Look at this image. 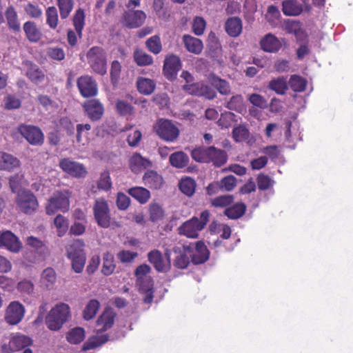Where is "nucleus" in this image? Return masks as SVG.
Returning <instances> with one entry per match:
<instances>
[{
  "instance_id": "nucleus-44",
  "label": "nucleus",
  "mask_w": 353,
  "mask_h": 353,
  "mask_svg": "<svg viewBox=\"0 0 353 353\" xmlns=\"http://www.w3.org/2000/svg\"><path fill=\"white\" fill-rule=\"evenodd\" d=\"M268 88L279 94H283L288 90L287 79L285 77H279L270 81Z\"/></svg>"
},
{
  "instance_id": "nucleus-12",
  "label": "nucleus",
  "mask_w": 353,
  "mask_h": 353,
  "mask_svg": "<svg viewBox=\"0 0 353 353\" xmlns=\"http://www.w3.org/2000/svg\"><path fill=\"white\" fill-rule=\"evenodd\" d=\"M172 250L176 254L174 265L179 269L186 268L190 263V254L192 252V245L180 244L175 245Z\"/></svg>"
},
{
  "instance_id": "nucleus-55",
  "label": "nucleus",
  "mask_w": 353,
  "mask_h": 353,
  "mask_svg": "<svg viewBox=\"0 0 353 353\" xmlns=\"http://www.w3.org/2000/svg\"><path fill=\"white\" fill-rule=\"evenodd\" d=\"M91 129V125L88 123L78 124L77 125V141L85 145L88 142V132Z\"/></svg>"
},
{
  "instance_id": "nucleus-48",
  "label": "nucleus",
  "mask_w": 353,
  "mask_h": 353,
  "mask_svg": "<svg viewBox=\"0 0 353 353\" xmlns=\"http://www.w3.org/2000/svg\"><path fill=\"white\" fill-rule=\"evenodd\" d=\"M188 157L183 152H176L170 157V164L176 168H182L187 165Z\"/></svg>"
},
{
  "instance_id": "nucleus-52",
  "label": "nucleus",
  "mask_w": 353,
  "mask_h": 353,
  "mask_svg": "<svg viewBox=\"0 0 353 353\" xmlns=\"http://www.w3.org/2000/svg\"><path fill=\"white\" fill-rule=\"evenodd\" d=\"M66 338L68 341L70 343H80L85 338V330L81 327L72 329L68 332Z\"/></svg>"
},
{
  "instance_id": "nucleus-18",
  "label": "nucleus",
  "mask_w": 353,
  "mask_h": 353,
  "mask_svg": "<svg viewBox=\"0 0 353 353\" xmlns=\"http://www.w3.org/2000/svg\"><path fill=\"white\" fill-rule=\"evenodd\" d=\"M83 109L86 115L92 121L101 119L104 112L103 105L97 99H90L85 102Z\"/></svg>"
},
{
  "instance_id": "nucleus-40",
  "label": "nucleus",
  "mask_w": 353,
  "mask_h": 353,
  "mask_svg": "<svg viewBox=\"0 0 353 353\" xmlns=\"http://www.w3.org/2000/svg\"><path fill=\"white\" fill-rule=\"evenodd\" d=\"M210 147L201 146L192 150L191 156L194 160L200 163H209Z\"/></svg>"
},
{
  "instance_id": "nucleus-56",
  "label": "nucleus",
  "mask_w": 353,
  "mask_h": 353,
  "mask_svg": "<svg viewBox=\"0 0 353 353\" xmlns=\"http://www.w3.org/2000/svg\"><path fill=\"white\" fill-rule=\"evenodd\" d=\"M145 44L148 50L155 54L160 53L162 50L161 39L158 35L150 37L146 41Z\"/></svg>"
},
{
  "instance_id": "nucleus-62",
  "label": "nucleus",
  "mask_w": 353,
  "mask_h": 353,
  "mask_svg": "<svg viewBox=\"0 0 353 353\" xmlns=\"http://www.w3.org/2000/svg\"><path fill=\"white\" fill-rule=\"evenodd\" d=\"M23 179L24 176L22 173H17L9 178V185L12 192L17 194Z\"/></svg>"
},
{
  "instance_id": "nucleus-16",
  "label": "nucleus",
  "mask_w": 353,
  "mask_h": 353,
  "mask_svg": "<svg viewBox=\"0 0 353 353\" xmlns=\"http://www.w3.org/2000/svg\"><path fill=\"white\" fill-rule=\"evenodd\" d=\"M183 88L191 94L204 97L208 99H213L216 96L212 88L201 83L184 85Z\"/></svg>"
},
{
  "instance_id": "nucleus-17",
  "label": "nucleus",
  "mask_w": 353,
  "mask_h": 353,
  "mask_svg": "<svg viewBox=\"0 0 353 353\" xmlns=\"http://www.w3.org/2000/svg\"><path fill=\"white\" fill-rule=\"evenodd\" d=\"M115 314L110 308L105 309L98 318L96 323V332L99 334L110 329L114 322Z\"/></svg>"
},
{
  "instance_id": "nucleus-23",
  "label": "nucleus",
  "mask_w": 353,
  "mask_h": 353,
  "mask_svg": "<svg viewBox=\"0 0 353 353\" xmlns=\"http://www.w3.org/2000/svg\"><path fill=\"white\" fill-rule=\"evenodd\" d=\"M282 12L288 17H296L300 15L303 11V5L297 0H284L282 2Z\"/></svg>"
},
{
  "instance_id": "nucleus-50",
  "label": "nucleus",
  "mask_w": 353,
  "mask_h": 353,
  "mask_svg": "<svg viewBox=\"0 0 353 353\" xmlns=\"http://www.w3.org/2000/svg\"><path fill=\"white\" fill-rule=\"evenodd\" d=\"M46 24L52 30L57 28L59 16L57 8L54 6H50L46 10Z\"/></svg>"
},
{
  "instance_id": "nucleus-39",
  "label": "nucleus",
  "mask_w": 353,
  "mask_h": 353,
  "mask_svg": "<svg viewBox=\"0 0 353 353\" xmlns=\"http://www.w3.org/2000/svg\"><path fill=\"white\" fill-rule=\"evenodd\" d=\"M115 267L113 254L109 252H105L103 255L102 274L105 276L112 274L115 270Z\"/></svg>"
},
{
  "instance_id": "nucleus-7",
  "label": "nucleus",
  "mask_w": 353,
  "mask_h": 353,
  "mask_svg": "<svg viewBox=\"0 0 353 353\" xmlns=\"http://www.w3.org/2000/svg\"><path fill=\"white\" fill-rule=\"evenodd\" d=\"M93 213L97 224L108 228L111 223L110 210L108 201L103 198H98L93 205Z\"/></svg>"
},
{
  "instance_id": "nucleus-46",
  "label": "nucleus",
  "mask_w": 353,
  "mask_h": 353,
  "mask_svg": "<svg viewBox=\"0 0 353 353\" xmlns=\"http://www.w3.org/2000/svg\"><path fill=\"white\" fill-rule=\"evenodd\" d=\"M54 224L57 228V235L61 237L65 234L68 230V219L61 214H58L54 219Z\"/></svg>"
},
{
  "instance_id": "nucleus-36",
  "label": "nucleus",
  "mask_w": 353,
  "mask_h": 353,
  "mask_svg": "<svg viewBox=\"0 0 353 353\" xmlns=\"http://www.w3.org/2000/svg\"><path fill=\"white\" fill-rule=\"evenodd\" d=\"M128 193L141 204L146 203L150 198V192L143 187H134L128 190Z\"/></svg>"
},
{
  "instance_id": "nucleus-19",
  "label": "nucleus",
  "mask_w": 353,
  "mask_h": 353,
  "mask_svg": "<svg viewBox=\"0 0 353 353\" xmlns=\"http://www.w3.org/2000/svg\"><path fill=\"white\" fill-rule=\"evenodd\" d=\"M181 68V60L176 55H170L164 61L163 72L169 79H174Z\"/></svg>"
},
{
  "instance_id": "nucleus-10",
  "label": "nucleus",
  "mask_w": 353,
  "mask_h": 353,
  "mask_svg": "<svg viewBox=\"0 0 353 353\" xmlns=\"http://www.w3.org/2000/svg\"><path fill=\"white\" fill-rule=\"evenodd\" d=\"M17 130L32 145H41L43 143V134L38 127L22 124Z\"/></svg>"
},
{
  "instance_id": "nucleus-41",
  "label": "nucleus",
  "mask_w": 353,
  "mask_h": 353,
  "mask_svg": "<svg viewBox=\"0 0 353 353\" xmlns=\"http://www.w3.org/2000/svg\"><path fill=\"white\" fill-rule=\"evenodd\" d=\"M246 210V206L243 203H238L228 208L224 211V214L229 219H236L242 216Z\"/></svg>"
},
{
  "instance_id": "nucleus-21",
  "label": "nucleus",
  "mask_w": 353,
  "mask_h": 353,
  "mask_svg": "<svg viewBox=\"0 0 353 353\" xmlns=\"http://www.w3.org/2000/svg\"><path fill=\"white\" fill-rule=\"evenodd\" d=\"M192 247V252L190 256L194 264H201L205 263L209 258L210 252L202 241H199Z\"/></svg>"
},
{
  "instance_id": "nucleus-43",
  "label": "nucleus",
  "mask_w": 353,
  "mask_h": 353,
  "mask_svg": "<svg viewBox=\"0 0 353 353\" xmlns=\"http://www.w3.org/2000/svg\"><path fill=\"white\" fill-rule=\"evenodd\" d=\"M148 213L152 222H158L162 220L165 215L162 207L155 202H152L148 205Z\"/></svg>"
},
{
  "instance_id": "nucleus-3",
  "label": "nucleus",
  "mask_w": 353,
  "mask_h": 353,
  "mask_svg": "<svg viewBox=\"0 0 353 353\" xmlns=\"http://www.w3.org/2000/svg\"><path fill=\"white\" fill-rule=\"evenodd\" d=\"M87 61L92 70L101 75L107 72L106 54L103 49L99 46H93L86 53Z\"/></svg>"
},
{
  "instance_id": "nucleus-4",
  "label": "nucleus",
  "mask_w": 353,
  "mask_h": 353,
  "mask_svg": "<svg viewBox=\"0 0 353 353\" xmlns=\"http://www.w3.org/2000/svg\"><path fill=\"white\" fill-rule=\"evenodd\" d=\"M71 192L69 190L56 191L49 199L46 207V213L54 214L57 211L66 212L70 209V198Z\"/></svg>"
},
{
  "instance_id": "nucleus-30",
  "label": "nucleus",
  "mask_w": 353,
  "mask_h": 353,
  "mask_svg": "<svg viewBox=\"0 0 353 353\" xmlns=\"http://www.w3.org/2000/svg\"><path fill=\"white\" fill-rule=\"evenodd\" d=\"M151 165V162L139 154H134L130 159V166L132 171L138 173L143 169Z\"/></svg>"
},
{
  "instance_id": "nucleus-28",
  "label": "nucleus",
  "mask_w": 353,
  "mask_h": 353,
  "mask_svg": "<svg viewBox=\"0 0 353 353\" xmlns=\"http://www.w3.org/2000/svg\"><path fill=\"white\" fill-rule=\"evenodd\" d=\"M208 80L221 94L227 96L231 94L230 83L225 79H222L214 74H211L209 76Z\"/></svg>"
},
{
  "instance_id": "nucleus-14",
  "label": "nucleus",
  "mask_w": 353,
  "mask_h": 353,
  "mask_svg": "<svg viewBox=\"0 0 353 353\" xmlns=\"http://www.w3.org/2000/svg\"><path fill=\"white\" fill-rule=\"evenodd\" d=\"M146 19V14L141 10H128L123 16V23L129 28L141 26Z\"/></svg>"
},
{
  "instance_id": "nucleus-49",
  "label": "nucleus",
  "mask_w": 353,
  "mask_h": 353,
  "mask_svg": "<svg viewBox=\"0 0 353 353\" xmlns=\"http://www.w3.org/2000/svg\"><path fill=\"white\" fill-rule=\"evenodd\" d=\"M60 16L62 19H67L74 8L73 0H57Z\"/></svg>"
},
{
  "instance_id": "nucleus-1",
  "label": "nucleus",
  "mask_w": 353,
  "mask_h": 353,
  "mask_svg": "<svg viewBox=\"0 0 353 353\" xmlns=\"http://www.w3.org/2000/svg\"><path fill=\"white\" fill-rule=\"evenodd\" d=\"M70 315L69 305L63 303H58L49 312L46 318V324L52 331L59 330L68 321Z\"/></svg>"
},
{
  "instance_id": "nucleus-35",
  "label": "nucleus",
  "mask_w": 353,
  "mask_h": 353,
  "mask_svg": "<svg viewBox=\"0 0 353 353\" xmlns=\"http://www.w3.org/2000/svg\"><path fill=\"white\" fill-rule=\"evenodd\" d=\"M137 86L141 94L149 95L154 92L156 83L151 79L139 77L137 81Z\"/></svg>"
},
{
  "instance_id": "nucleus-34",
  "label": "nucleus",
  "mask_w": 353,
  "mask_h": 353,
  "mask_svg": "<svg viewBox=\"0 0 353 353\" xmlns=\"http://www.w3.org/2000/svg\"><path fill=\"white\" fill-rule=\"evenodd\" d=\"M31 343L30 338L24 335H17L10 340L9 347L11 351H19L29 346Z\"/></svg>"
},
{
  "instance_id": "nucleus-45",
  "label": "nucleus",
  "mask_w": 353,
  "mask_h": 353,
  "mask_svg": "<svg viewBox=\"0 0 353 353\" xmlns=\"http://www.w3.org/2000/svg\"><path fill=\"white\" fill-rule=\"evenodd\" d=\"M226 108L239 113L243 112L245 110L243 96L241 94L232 96L228 101Z\"/></svg>"
},
{
  "instance_id": "nucleus-53",
  "label": "nucleus",
  "mask_w": 353,
  "mask_h": 353,
  "mask_svg": "<svg viewBox=\"0 0 353 353\" xmlns=\"http://www.w3.org/2000/svg\"><path fill=\"white\" fill-rule=\"evenodd\" d=\"M108 341V335H97L90 338L83 345V350H88L95 348Z\"/></svg>"
},
{
  "instance_id": "nucleus-29",
  "label": "nucleus",
  "mask_w": 353,
  "mask_h": 353,
  "mask_svg": "<svg viewBox=\"0 0 353 353\" xmlns=\"http://www.w3.org/2000/svg\"><path fill=\"white\" fill-rule=\"evenodd\" d=\"M23 30L26 36L30 42H38L42 37L40 29L33 21H28L23 24Z\"/></svg>"
},
{
  "instance_id": "nucleus-33",
  "label": "nucleus",
  "mask_w": 353,
  "mask_h": 353,
  "mask_svg": "<svg viewBox=\"0 0 353 353\" xmlns=\"http://www.w3.org/2000/svg\"><path fill=\"white\" fill-rule=\"evenodd\" d=\"M5 17L6 19L7 25L10 29L14 32H19L20 30V23L18 19V15L13 6H10L6 8Z\"/></svg>"
},
{
  "instance_id": "nucleus-11",
  "label": "nucleus",
  "mask_w": 353,
  "mask_h": 353,
  "mask_svg": "<svg viewBox=\"0 0 353 353\" xmlns=\"http://www.w3.org/2000/svg\"><path fill=\"white\" fill-rule=\"evenodd\" d=\"M25 307L19 301H12L6 308L5 320L10 325H17L23 319Z\"/></svg>"
},
{
  "instance_id": "nucleus-37",
  "label": "nucleus",
  "mask_w": 353,
  "mask_h": 353,
  "mask_svg": "<svg viewBox=\"0 0 353 353\" xmlns=\"http://www.w3.org/2000/svg\"><path fill=\"white\" fill-rule=\"evenodd\" d=\"M209 151L210 162L213 163L215 166H221L226 163L228 156L224 150L210 146Z\"/></svg>"
},
{
  "instance_id": "nucleus-60",
  "label": "nucleus",
  "mask_w": 353,
  "mask_h": 353,
  "mask_svg": "<svg viewBox=\"0 0 353 353\" xmlns=\"http://www.w3.org/2000/svg\"><path fill=\"white\" fill-rule=\"evenodd\" d=\"M97 187L99 190L108 191L112 188V181L110 173L104 171L101 174L100 178L97 182Z\"/></svg>"
},
{
  "instance_id": "nucleus-42",
  "label": "nucleus",
  "mask_w": 353,
  "mask_h": 353,
  "mask_svg": "<svg viewBox=\"0 0 353 353\" xmlns=\"http://www.w3.org/2000/svg\"><path fill=\"white\" fill-rule=\"evenodd\" d=\"M99 307L100 303L96 299H91L83 311V318L86 321L92 319L98 312Z\"/></svg>"
},
{
  "instance_id": "nucleus-2",
  "label": "nucleus",
  "mask_w": 353,
  "mask_h": 353,
  "mask_svg": "<svg viewBox=\"0 0 353 353\" xmlns=\"http://www.w3.org/2000/svg\"><path fill=\"white\" fill-rule=\"evenodd\" d=\"M209 211H203L200 214L199 219L196 216H193L179 226L178 228L179 234L188 238H197L199 232L205 228L209 221Z\"/></svg>"
},
{
  "instance_id": "nucleus-24",
  "label": "nucleus",
  "mask_w": 353,
  "mask_h": 353,
  "mask_svg": "<svg viewBox=\"0 0 353 353\" xmlns=\"http://www.w3.org/2000/svg\"><path fill=\"white\" fill-rule=\"evenodd\" d=\"M242 21L239 17H230L225 23V30L232 37H236L239 36L242 32Z\"/></svg>"
},
{
  "instance_id": "nucleus-58",
  "label": "nucleus",
  "mask_w": 353,
  "mask_h": 353,
  "mask_svg": "<svg viewBox=\"0 0 353 353\" xmlns=\"http://www.w3.org/2000/svg\"><path fill=\"white\" fill-rule=\"evenodd\" d=\"M289 84L294 92H303L306 86V81L299 76L293 75L290 79Z\"/></svg>"
},
{
  "instance_id": "nucleus-26",
  "label": "nucleus",
  "mask_w": 353,
  "mask_h": 353,
  "mask_svg": "<svg viewBox=\"0 0 353 353\" xmlns=\"http://www.w3.org/2000/svg\"><path fill=\"white\" fill-rule=\"evenodd\" d=\"M85 243L81 239H76L70 242L65 248L68 258L85 256Z\"/></svg>"
},
{
  "instance_id": "nucleus-32",
  "label": "nucleus",
  "mask_w": 353,
  "mask_h": 353,
  "mask_svg": "<svg viewBox=\"0 0 353 353\" xmlns=\"http://www.w3.org/2000/svg\"><path fill=\"white\" fill-rule=\"evenodd\" d=\"M56 281L57 275L54 269L48 268L42 272L40 280L42 287L51 290L54 288Z\"/></svg>"
},
{
  "instance_id": "nucleus-54",
  "label": "nucleus",
  "mask_w": 353,
  "mask_h": 353,
  "mask_svg": "<svg viewBox=\"0 0 353 353\" xmlns=\"http://www.w3.org/2000/svg\"><path fill=\"white\" fill-rule=\"evenodd\" d=\"M134 59L136 63L139 66L149 65L153 63L152 56L141 50L134 52Z\"/></svg>"
},
{
  "instance_id": "nucleus-6",
  "label": "nucleus",
  "mask_w": 353,
  "mask_h": 353,
  "mask_svg": "<svg viewBox=\"0 0 353 353\" xmlns=\"http://www.w3.org/2000/svg\"><path fill=\"white\" fill-rule=\"evenodd\" d=\"M16 203L19 210L26 214H30L38 208V201L34 194L28 190H19L16 197Z\"/></svg>"
},
{
  "instance_id": "nucleus-27",
  "label": "nucleus",
  "mask_w": 353,
  "mask_h": 353,
  "mask_svg": "<svg viewBox=\"0 0 353 353\" xmlns=\"http://www.w3.org/2000/svg\"><path fill=\"white\" fill-rule=\"evenodd\" d=\"M183 41L187 50L195 54H200L203 48L201 40L192 36L185 34Z\"/></svg>"
},
{
  "instance_id": "nucleus-59",
  "label": "nucleus",
  "mask_w": 353,
  "mask_h": 353,
  "mask_svg": "<svg viewBox=\"0 0 353 353\" xmlns=\"http://www.w3.org/2000/svg\"><path fill=\"white\" fill-rule=\"evenodd\" d=\"M236 179L232 175L227 176L218 182L219 188L225 191L232 190L236 186Z\"/></svg>"
},
{
  "instance_id": "nucleus-5",
  "label": "nucleus",
  "mask_w": 353,
  "mask_h": 353,
  "mask_svg": "<svg viewBox=\"0 0 353 353\" xmlns=\"http://www.w3.org/2000/svg\"><path fill=\"white\" fill-rule=\"evenodd\" d=\"M154 130L161 139L168 142L176 141L179 135V128L170 120L165 119L157 121Z\"/></svg>"
},
{
  "instance_id": "nucleus-63",
  "label": "nucleus",
  "mask_w": 353,
  "mask_h": 353,
  "mask_svg": "<svg viewBox=\"0 0 353 353\" xmlns=\"http://www.w3.org/2000/svg\"><path fill=\"white\" fill-rule=\"evenodd\" d=\"M206 27L205 20L201 17H196L193 20L192 30L196 35H202Z\"/></svg>"
},
{
  "instance_id": "nucleus-13",
  "label": "nucleus",
  "mask_w": 353,
  "mask_h": 353,
  "mask_svg": "<svg viewBox=\"0 0 353 353\" xmlns=\"http://www.w3.org/2000/svg\"><path fill=\"white\" fill-rule=\"evenodd\" d=\"M0 248H6L12 252H19L22 248L19 238L9 230L0 231Z\"/></svg>"
},
{
  "instance_id": "nucleus-22",
  "label": "nucleus",
  "mask_w": 353,
  "mask_h": 353,
  "mask_svg": "<svg viewBox=\"0 0 353 353\" xmlns=\"http://www.w3.org/2000/svg\"><path fill=\"white\" fill-rule=\"evenodd\" d=\"M260 46L265 52H276L281 48V43L274 34L269 33L262 38Z\"/></svg>"
},
{
  "instance_id": "nucleus-9",
  "label": "nucleus",
  "mask_w": 353,
  "mask_h": 353,
  "mask_svg": "<svg viewBox=\"0 0 353 353\" xmlns=\"http://www.w3.org/2000/svg\"><path fill=\"white\" fill-rule=\"evenodd\" d=\"M165 255L166 260L163 259L162 254L158 250H153L148 254L149 262L153 265L155 270L158 272H166L171 268L170 252L168 250H165Z\"/></svg>"
},
{
  "instance_id": "nucleus-25",
  "label": "nucleus",
  "mask_w": 353,
  "mask_h": 353,
  "mask_svg": "<svg viewBox=\"0 0 353 353\" xmlns=\"http://www.w3.org/2000/svg\"><path fill=\"white\" fill-rule=\"evenodd\" d=\"M143 181L151 189H159L163 184L162 176L154 170H148L143 176Z\"/></svg>"
},
{
  "instance_id": "nucleus-8",
  "label": "nucleus",
  "mask_w": 353,
  "mask_h": 353,
  "mask_svg": "<svg viewBox=\"0 0 353 353\" xmlns=\"http://www.w3.org/2000/svg\"><path fill=\"white\" fill-rule=\"evenodd\" d=\"M59 165L64 172L74 178H84L88 174L86 168L82 163L74 161L70 158L61 159Z\"/></svg>"
},
{
  "instance_id": "nucleus-31",
  "label": "nucleus",
  "mask_w": 353,
  "mask_h": 353,
  "mask_svg": "<svg viewBox=\"0 0 353 353\" xmlns=\"http://www.w3.org/2000/svg\"><path fill=\"white\" fill-rule=\"evenodd\" d=\"M151 271V268L147 264H141L139 265L134 272L137 278V284L141 289H145L144 285L147 283V281H152L150 278L147 277Z\"/></svg>"
},
{
  "instance_id": "nucleus-47",
  "label": "nucleus",
  "mask_w": 353,
  "mask_h": 353,
  "mask_svg": "<svg viewBox=\"0 0 353 353\" xmlns=\"http://www.w3.org/2000/svg\"><path fill=\"white\" fill-rule=\"evenodd\" d=\"M26 75L32 82L36 84L43 82L45 79L44 74L36 65L29 66Z\"/></svg>"
},
{
  "instance_id": "nucleus-38",
  "label": "nucleus",
  "mask_w": 353,
  "mask_h": 353,
  "mask_svg": "<svg viewBox=\"0 0 353 353\" xmlns=\"http://www.w3.org/2000/svg\"><path fill=\"white\" fill-rule=\"evenodd\" d=\"M85 19L84 10L81 8L77 9L72 18V23L79 38L82 37V31L85 26Z\"/></svg>"
},
{
  "instance_id": "nucleus-20",
  "label": "nucleus",
  "mask_w": 353,
  "mask_h": 353,
  "mask_svg": "<svg viewBox=\"0 0 353 353\" xmlns=\"http://www.w3.org/2000/svg\"><path fill=\"white\" fill-rule=\"evenodd\" d=\"M21 162L14 155L0 151V170L13 172L20 168Z\"/></svg>"
},
{
  "instance_id": "nucleus-61",
  "label": "nucleus",
  "mask_w": 353,
  "mask_h": 353,
  "mask_svg": "<svg viewBox=\"0 0 353 353\" xmlns=\"http://www.w3.org/2000/svg\"><path fill=\"white\" fill-rule=\"evenodd\" d=\"M234 198L232 195H223L211 199L210 203L216 208H224L233 202Z\"/></svg>"
},
{
  "instance_id": "nucleus-57",
  "label": "nucleus",
  "mask_w": 353,
  "mask_h": 353,
  "mask_svg": "<svg viewBox=\"0 0 353 353\" xmlns=\"http://www.w3.org/2000/svg\"><path fill=\"white\" fill-rule=\"evenodd\" d=\"M233 138L236 142H242L248 140L249 130L243 125H239L232 130Z\"/></svg>"
},
{
  "instance_id": "nucleus-15",
  "label": "nucleus",
  "mask_w": 353,
  "mask_h": 353,
  "mask_svg": "<svg viewBox=\"0 0 353 353\" xmlns=\"http://www.w3.org/2000/svg\"><path fill=\"white\" fill-rule=\"evenodd\" d=\"M77 86L83 97H94L97 94V84L90 76L85 75L79 77L77 80Z\"/></svg>"
},
{
  "instance_id": "nucleus-64",
  "label": "nucleus",
  "mask_w": 353,
  "mask_h": 353,
  "mask_svg": "<svg viewBox=\"0 0 353 353\" xmlns=\"http://www.w3.org/2000/svg\"><path fill=\"white\" fill-rule=\"evenodd\" d=\"M116 108L118 113L122 116L130 115L133 111L132 106L129 103L123 100H118L117 101Z\"/></svg>"
},
{
  "instance_id": "nucleus-51",
  "label": "nucleus",
  "mask_w": 353,
  "mask_h": 353,
  "mask_svg": "<svg viewBox=\"0 0 353 353\" xmlns=\"http://www.w3.org/2000/svg\"><path fill=\"white\" fill-rule=\"evenodd\" d=\"M196 183L194 179L186 177L181 179L179 183V188L181 191L188 196L193 195L195 191Z\"/></svg>"
}]
</instances>
